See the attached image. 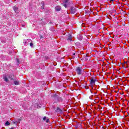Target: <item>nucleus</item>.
<instances>
[{
	"label": "nucleus",
	"mask_w": 129,
	"mask_h": 129,
	"mask_svg": "<svg viewBox=\"0 0 129 129\" xmlns=\"http://www.w3.org/2000/svg\"><path fill=\"white\" fill-rule=\"evenodd\" d=\"M76 71L78 75H80V74H81V72H82V68L80 67H77Z\"/></svg>",
	"instance_id": "nucleus-1"
},
{
	"label": "nucleus",
	"mask_w": 129,
	"mask_h": 129,
	"mask_svg": "<svg viewBox=\"0 0 129 129\" xmlns=\"http://www.w3.org/2000/svg\"><path fill=\"white\" fill-rule=\"evenodd\" d=\"M90 84H91V87H92V88H93V85H95V80L92 79H91Z\"/></svg>",
	"instance_id": "nucleus-2"
},
{
	"label": "nucleus",
	"mask_w": 129,
	"mask_h": 129,
	"mask_svg": "<svg viewBox=\"0 0 129 129\" xmlns=\"http://www.w3.org/2000/svg\"><path fill=\"white\" fill-rule=\"evenodd\" d=\"M69 0H63V3L64 4L63 6L67 8V6L69 5Z\"/></svg>",
	"instance_id": "nucleus-3"
},
{
	"label": "nucleus",
	"mask_w": 129,
	"mask_h": 129,
	"mask_svg": "<svg viewBox=\"0 0 129 129\" xmlns=\"http://www.w3.org/2000/svg\"><path fill=\"white\" fill-rule=\"evenodd\" d=\"M61 10V7H60V6H56L55 7V11H56V12H59V11H60Z\"/></svg>",
	"instance_id": "nucleus-4"
},
{
	"label": "nucleus",
	"mask_w": 129,
	"mask_h": 129,
	"mask_svg": "<svg viewBox=\"0 0 129 129\" xmlns=\"http://www.w3.org/2000/svg\"><path fill=\"white\" fill-rule=\"evenodd\" d=\"M4 81H6V82H8V81H9V80H8V76L7 75L4 77Z\"/></svg>",
	"instance_id": "nucleus-5"
},
{
	"label": "nucleus",
	"mask_w": 129,
	"mask_h": 129,
	"mask_svg": "<svg viewBox=\"0 0 129 129\" xmlns=\"http://www.w3.org/2000/svg\"><path fill=\"white\" fill-rule=\"evenodd\" d=\"M43 120L46 122H49V119H47V117L46 116L43 117Z\"/></svg>",
	"instance_id": "nucleus-6"
},
{
	"label": "nucleus",
	"mask_w": 129,
	"mask_h": 129,
	"mask_svg": "<svg viewBox=\"0 0 129 129\" xmlns=\"http://www.w3.org/2000/svg\"><path fill=\"white\" fill-rule=\"evenodd\" d=\"M13 9L14 10L15 13H17V12H18V7L14 6L13 7Z\"/></svg>",
	"instance_id": "nucleus-7"
},
{
	"label": "nucleus",
	"mask_w": 129,
	"mask_h": 129,
	"mask_svg": "<svg viewBox=\"0 0 129 129\" xmlns=\"http://www.w3.org/2000/svg\"><path fill=\"white\" fill-rule=\"evenodd\" d=\"M14 84L15 85H19V84H20V82L18 81H14Z\"/></svg>",
	"instance_id": "nucleus-8"
},
{
	"label": "nucleus",
	"mask_w": 129,
	"mask_h": 129,
	"mask_svg": "<svg viewBox=\"0 0 129 129\" xmlns=\"http://www.w3.org/2000/svg\"><path fill=\"white\" fill-rule=\"evenodd\" d=\"M68 40H69L70 41H72V36L71 35L69 36Z\"/></svg>",
	"instance_id": "nucleus-9"
},
{
	"label": "nucleus",
	"mask_w": 129,
	"mask_h": 129,
	"mask_svg": "<svg viewBox=\"0 0 129 129\" xmlns=\"http://www.w3.org/2000/svg\"><path fill=\"white\" fill-rule=\"evenodd\" d=\"M14 77H15V76L13 75H11V76L9 77V78H10V79H13Z\"/></svg>",
	"instance_id": "nucleus-10"
},
{
	"label": "nucleus",
	"mask_w": 129,
	"mask_h": 129,
	"mask_svg": "<svg viewBox=\"0 0 129 129\" xmlns=\"http://www.w3.org/2000/svg\"><path fill=\"white\" fill-rule=\"evenodd\" d=\"M10 124H11V123H10V122H9V121H7L5 123V125H10Z\"/></svg>",
	"instance_id": "nucleus-11"
},
{
	"label": "nucleus",
	"mask_w": 129,
	"mask_h": 129,
	"mask_svg": "<svg viewBox=\"0 0 129 129\" xmlns=\"http://www.w3.org/2000/svg\"><path fill=\"white\" fill-rule=\"evenodd\" d=\"M71 12H72L73 14H74L75 13V9H72Z\"/></svg>",
	"instance_id": "nucleus-12"
},
{
	"label": "nucleus",
	"mask_w": 129,
	"mask_h": 129,
	"mask_svg": "<svg viewBox=\"0 0 129 129\" xmlns=\"http://www.w3.org/2000/svg\"><path fill=\"white\" fill-rule=\"evenodd\" d=\"M30 46L32 48H33V43L31 42V43H30Z\"/></svg>",
	"instance_id": "nucleus-13"
},
{
	"label": "nucleus",
	"mask_w": 129,
	"mask_h": 129,
	"mask_svg": "<svg viewBox=\"0 0 129 129\" xmlns=\"http://www.w3.org/2000/svg\"><path fill=\"white\" fill-rule=\"evenodd\" d=\"M13 123H14V124H18V122L13 121Z\"/></svg>",
	"instance_id": "nucleus-14"
},
{
	"label": "nucleus",
	"mask_w": 129,
	"mask_h": 129,
	"mask_svg": "<svg viewBox=\"0 0 129 129\" xmlns=\"http://www.w3.org/2000/svg\"><path fill=\"white\" fill-rule=\"evenodd\" d=\"M37 108H40V106L37 105Z\"/></svg>",
	"instance_id": "nucleus-15"
},
{
	"label": "nucleus",
	"mask_w": 129,
	"mask_h": 129,
	"mask_svg": "<svg viewBox=\"0 0 129 129\" xmlns=\"http://www.w3.org/2000/svg\"><path fill=\"white\" fill-rule=\"evenodd\" d=\"M125 64H126V65L127 64V61L125 62Z\"/></svg>",
	"instance_id": "nucleus-16"
},
{
	"label": "nucleus",
	"mask_w": 129,
	"mask_h": 129,
	"mask_svg": "<svg viewBox=\"0 0 129 129\" xmlns=\"http://www.w3.org/2000/svg\"><path fill=\"white\" fill-rule=\"evenodd\" d=\"M110 2H113V0H110Z\"/></svg>",
	"instance_id": "nucleus-17"
},
{
	"label": "nucleus",
	"mask_w": 129,
	"mask_h": 129,
	"mask_svg": "<svg viewBox=\"0 0 129 129\" xmlns=\"http://www.w3.org/2000/svg\"><path fill=\"white\" fill-rule=\"evenodd\" d=\"M17 60L18 61H19V59H17Z\"/></svg>",
	"instance_id": "nucleus-18"
}]
</instances>
